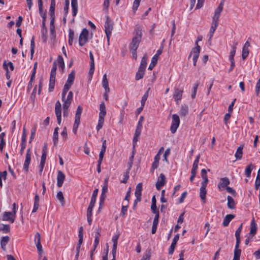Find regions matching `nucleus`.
<instances>
[{"instance_id": "nucleus-5", "label": "nucleus", "mask_w": 260, "mask_h": 260, "mask_svg": "<svg viewBox=\"0 0 260 260\" xmlns=\"http://www.w3.org/2000/svg\"><path fill=\"white\" fill-rule=\"evenodd\" d=\"M180 124V118L179 116L174 114L172 115V121L170 127V131L172 134H174Z\"/></svg>"}, {"instance_id": "nucleus-30", "label": "nucleus", "mask_w": 260, "mask_h": 260, "mask_svg": "<svg viewBox=\"0 0 260 260\" xmlns=\"http://www.w3.org/2000/svg\"><path fill=\"white\" fill-rule=\"evenodd\" d=\"M100 113H99V117H104L106 114V107L105 105L104 102H102L101 104L100 105Z\"/></svg>"}, {"instance_id": "nucleus-64", "label": "nucleus", "mask_w": 260, "mask_h": 260, "mask_svg": "<svg viewBox=\"0 0 260 260\" xmlns=\"http://www.w3.org/2000/svg\"><path fill=\"white\" fill-rule=\"evenodd\" d=\"M254 187L255 190H257L260 187V178H256Z\"/></svg>"}, {"instance_id": "nucleus-32", "label": "nucleus", "mask_w": 260, "mask_h": 260, "mask_svg": "<svg viewBox=\"0 0 260 260\" xmlns=\"http://www.w3.org/2000/svg\"><path fill=\"white\" fill-rule=\"evenodd\" d=\"M254 168L253 165L252 164L248 165L245 170V174L247 177L249 178L251 176V171Z\"/></svg>"}, {"instance_id": "nucleus-16", "label": "nucleus", "mask_w": 260, "mask_h": 260, "mask_svg": "<svg viewBox=\"0 0 260 260\" xmlns=\"http://www.w3.org/2000/svg\"><path fill=\"white\" fill-rule=\"evenodd\" d=\"M108 191V184H104V185L103 186L102 190V193L100 197V209L101 207L102 206L103 204H104V201L106 198V193Z\"/></svg>"}, {"instance_id": "nucleus-7", "label": "nucleus", "mask_w": 260, "mask_h": 260, "mask_svg": "<svg viewBox=\"0 0 260 260\" xmlns=\"http://www.w3.org/2000/svg\"><path fill=\"white\" fill-rule=\"evenodd\" d=\"M88 31L87 29L84 28L80 35L79 38V44L81 46L84 45L88 40Z\"/></svg>"}, {"instance_id": "nucleus-40", "label": "nucleus", "mask_w": 260, "mask_h": 260, "mask_svg": "<svg viewBox=\"0 0 260 260\" xmlns=\"http://www.w3.org/2000/svg\"><path fill=\"white\" fill-rule=\"evenodd\" d=\"M35 43L34 37L30 40V58L32 59L35 52Z\"/></svg>"}, {"instance_id": "nucleus-18", "label": "nucleus", "mask_w": 260, "mask_h": 260, "mask_svg": "<svg viewBox=\"0 0 260 260\" xmlns=\"http://www.w3.org/2000/svg\"><path fill=\"white\" fill-rule=\"evenodd\" d=\"M179 238V234H177L173 238V241L171 243L170 247L169 248V254H172L174 251L177 242Z\"/></svg>"}, {"instance_id": "nucleus-14", "label": "nucleus", "mask_w": 260, "mask_h": 260, "mask_svg": "<svg viewBox=\"0 0 260 260\" xmlns=\"http://www.w3.org/2000/svg\"><path fill=\"white\" fill-rule=\"evenodd\" d=\"M183 92V89H180L179 88H175L174 92L173 94V98L177 104H179V102L182 99Z\"/></svg>"}, {"instance_id": "nucleus-49", "label": "nucleus", "mask_w": 260, "mask_h": 260, "mask_svg": "<svg viewBox=\"0 0 260 260\" xmlns=\"http://www.w3.org/2000/svg\"><path fill=\"white\" fill-rule=\"evenodd\" d=\"M57 70V65L54 61L53 64V66L51 69V73H50V77H56V72Z\"/></svg>"}, {"instance_id": "nucleus-50", "label": "nucleus", "mask_w": 260, "mask_h": 260, "mask_svg": "<svg viewBox=\"0 0 260 260\" xmlns=\"http://www.w3.org/2000/svg\"><path fill=\"white\" fill-rule=\"evenodd\" d=\"M141 192L142 191L135 190V195L136 197V199L135 201V204H136L137 202L141 201Z\"/></svg>"}, {"instance_id": "nucleus-8", "label": "nucleus", "mask_w": 260, "mask_h": 260, "mask_svg": "<svg viewBox=\"0 0 260 260\" xmlns=\"http://www.w3.org/2000/svg\"><path fill=\"white\" fill-rule=\"evenodd\" d=\"M224 0H221L218 7L215 9L214 16L212 17V20L215 21H219V16L223 9Z\"/></svg>"}, {"instance_id": "nucleus-52", "label": "nucleus", "mask_w": 260, "mask_h": 260, "mask_svg": "<svg viewBox=\"0 0 260 260\" xmlns=\"http://www.w3.org/2000/svg\"><path fill=\"white\" fill-rule=\"evenodd\" d=\"M129 171H126L124 173L123 175V178L120 181L121 183H125L127 182V180L129 178Z\"/></svg>"}, {"instance_id": "nucleus-37", "label": "nucleus", "mask_w": 260, "mask_h": 260, "mask_svg": "<svg viewBox=\"0 0 260 260\" xmlns=\"http://www.w3.org/2000/svg\"><path fill=\"white\" fill-rule=\"evenodd\" d=\"M59 130V128L58 127H56L55 128L53 135V141L54 143V145H56L57 144L58 142V131Z\"/></svg>"}, {"instance_id": "nucleus-55", "label": "nucleus", "mask_w": 260, "mask_h": 260, "mask_svg": "<svg viewBox=\"0 0 260 260\" xmlns=\"http://www.w3.org/2000/svg\"><path fill=\"white\" fill-rule=\"evenodd\" d=\"M249 54V50L248 49L244 48L242 49V59L244 60L248 55Z\"/></svg>"}, {"instance_id": "nucleus-2", "label": "nucleus", "mask_w": 260, "mask_h": 260, "mask_svg": "<svg viewBox=\"0 0 260 260\" xmlns=\"http://www.w3.org/2000/svg\"><path fill=\"white\" fill-rule=\"evenodd\" d=\"M16 212V204L14 203L13 204V212H5L2 217L3 221H9L11 223H13L15 218V215Z\"/></svg>"}, {"instance_id": "nucleus-11", "label": "nucleus", "mask_w": 260, "mask_h": 260, "mask_svg": "<svg viewBox=\"0 0 260 260\" xmlns=\"http://www.w3.org/2000/svg\"><path fill=\"white\" fill-rule=\"evenodd\" d=\"M31 152L30 149H27L25 156V159L23 164V170L26 172H27L28 171L29 165L31 160Z\"/></svg>"}, {"instance_id": "nucleus-22", "label": "nucleus", "mask_w": 260, "mask_h": 260, "mask_svg": "<svg viewBox=\"0 0 260 260\" xmlns=\"http://www.w3.org/2000/svg\"><path fill=\"white\" fill-rule=\"evenodd\" d=\"M235 215L234 214H228L225 216L223 219L222 224L224 226H227L229 225L230 221L235 218Z\"/></svg>"}, {"instance_id": "nucleus-39", "label": "nucleus", "mask_w": 260, "mask_h": 260, "mask_svg": "<svg viewBox=\"0 0 260 260\" xmlns=\"http://www.w3.org/2000/svg\"><path fill=\"white\" fill-rule=\"evenodd\" d=\"M75 79V71H72L71 73L69 75L67 83L72 85Z\"/></svg>"}, {"instance_id": "nucleus-4", "label": "nucleus", "mask_w": 260, "mask_h": 260, "mask_svg": "<svg viewBox=\"0 0 260 260\" xmlns=\"http://www.w3.org/2000/svg\"><path fill=\"white\" fill-rule=\"evenodd\" d=\"M106 18V21L104 25L105 31L106 35L108 44L109 45L110 38L113 28V22L110 19L109 16H107Z\"/></svg>"}, {"instance_id": "nucleus-13", "label": "nucleus", "mask_w": 260, "mask_h": 260, "mask_svg": "<svg viewBox=\"0 0 260 260\" xmlns=\"http://www.w3.org/2000/svg\"><path fill=\"white\" fill-rule=\"evenodd\" d=\"M95 233V239L94 241L93 248L91 251L90 256L92 257L93 251L95 250L98 245L99 243L100 236V230L99 228H96L94 230Z\"/></svg>"}, {"instance_id": "nucleus-23", "label": "nucleus", "mask_w": 260, "mask_h": 260, "mask_svg": "<svg viewBox=\"0 0 260 260\" xmlns=\"http://www.w3.org/2000/svg\"><path fill=\"white\" fill-rule=\"evenodd\" d=\"M71 7L72 8L73 16H76L78 12V1L77 0H71Z\"/></svg>"}, {"instance_id": "nucleus-61", "label": "nucleus", "mask_w": 260, "mask_h": 260, "mask_svg": "<svg viewBox=\"0 0 260 260\" xmlns=\"http://www.w3.org/2000/svg\"><path fill=\"white\" fill-rule=\"evenodd\" d=\"M35 243H41V235L39 233L37 232L35 236Z\"/></svg>"}, {"instance_id": "nucleus-41", "label": "nucleus", "mask_w": 260, "mask_h": 260, "mask_svg": "<svg viewBox=\"0 0 260 260\" xmlns=\"http://www.w3.org/2000/svg\"><path fill=\"white\" fill-rule=\"evenodd\" d=\"M55 0H51L49 9V13L50 16H52L55 14Z\"/></svg>"}, {"instance_id": "nucleus-20", "label": "nucleus", "mask_w": 260, "mask_h": 260, "mask_svg": "<svg viewBox=\"0 0 260 260\" xmlns=\"http://www.w3.org/2000/svg\"><path fill=\"white\" fill-rule=\"evenodd\" d=\"M218 25V21L212 20V25L210 29V37L209 39H211Z\"/></svg>"}, {"instance_id": "nucleus-25", "label": "nucleus", "mask_w": 260, "mask_h": 260, "mask_svg": "<svg viewBox=\"0 0 260 260\" xmlns=\"http://www.w3.org/2000/svg\"><path fill=\"white\" fill-rule=\"evenodd\" d=\"M102 86L104 87L105 91L109 92L110 89L109 87L108 81L107 78L106 74H104L102 80Z\"/></svg>"}, {"instance_id": "nucleus-10", "label": "nucleus", "mask_w": 260, "mask_h": 260, "mask_svg": "<svg viewBox=\"0 0 260 260\" xmlns=\"http://www.w3.org/2000/svg\"><path fill=\"white\" fill-rule=\"evenodd\" d=\"M162 47H161L157 51L156 53L153 56L151 59V62L149 64L148 69L150 70H152L154 67L155 66L158 58L159 56L162 53Z\"/></svg>"}, {"instance_id": "nucleus-26", "label": "nucleus", "mask_w": 260, "mask_h": 260, "mask_svg": "<svg viewBox=\"0 0 260 260\" xmlns=\"http://www.w3.org/2000/svg\"><path fill=\"white\" fill-rule=\"evenodd\" d=\"M207 193V190L206 187L201 186L200 189V197L204 203L206 202V195Z\"/></svg>"}, {"instance_id": "nucleus-56", "label": "nucleus", "mask_w": 260, "mask_h": 260, "mask_svg": "<svg viewBox=\"0 0 260 260\" xmlns=\"http://www.w3.org/2000/svg\"><path fill=\"white\" fill-rule=\"evenodd\" d=\"M69 5H70L69 1L66 0L65 6L64 7V8H63V11H64L66 16H67V14L68 13L69 9Z\"/></svg>"}, {"instance_id": "nucleus-19", "label": "nucleus", "mask_w": 260, "mask_h": 260, "mask_svg": "<svg viewBox=\"0 0 260 260\" xmlns=\"http://www.w3.org/2000/svg\"><path fill=\"white\" fill-rule=\"evenodd\" d=\"M257 231V226L256 224L254 221V218H253L252 220L250 223V231L249 232V236L252 238L256 233Z\"/></svg>"}, {"instance_id": "nucleus-12", "label": "nucleus", "mask_w": 260, "mask_h": 260, "mask_svg": "<svg viewBox=\"0 0 260 260\" xmlns=\"http://www.w3.org/2000/svg\"><path fill=\"white\" fill-rule=\"evenodd\" d=\"M230 181L228 177L221 178L220 179V181L218 184V188L219 190L223 189L226 188L230 184Z\"/></svg>"}, {"instance_id": "nucleus-46", "label": "nucleus", "mask_w": 260, "mask_h": 260, "mask_svg": "<svg viewBox=\"0 0 260 260\" xmlns=\"http://www.w3.org/2000/svg\"><path fill=\"white\" fill-rule=\"evenodd\" d=\"M74 31L72 29H70L69 30V40H68V43H69V44L71 46L72 45V43H73V39H74Z\"/></svg>"}, {"instance_id": "nucleus-47", "label": "nucleus", "mask_w": 260, "mask_h": 260, "mask_svg": "<svg viewBox=\"0 0 260 260\" xmlns=\"http://www.w3.org/2000/svg\"><path fill=\"white\" fill-rule=\"evenodd\" d=\"M200 157V154H199L197 156V157L193 162V164L192 165V168L191 169L198 170V164H199V162Z\"/></svg>"}, {"instance_id": "nucleus-57", "label": "nucleus", "mask_w": 260, "mask_h": 260, "mask_svg": "<svg viewBox=\"0 0 260 260\" xmlns=\"http://www.w3.org/2000/svg\"><path fill=\"white\" fill-rule=\"evenodd\" d=\"M3 67L6 71V78L8 80L10 78V75L9 74V69L7 68V66L6 64V60H4L3 62Z\"/></svg>"}, {"instance_id": "nucleus-15", "label": "nucleus", "mask_w": 260, "mask_h": 260, "mask_svg": "<svg viewBox=\"0 0 260 260\" xmlns=\"http://www.w3.org/2000/svg\"><path fill=\"white\" fill-rule=\"evenodd\" d=\"M166 183V177L163 174H160L156 183V188L159 190Z\"/></svg>"}, {"instance_id": "nucleus-1", "label": "nucleus", "mask_w": 260, "mask_h": 260, "mask_svg": "<svg viewBox=\"0 0 260 260\" xmlns=\"http://www.w3.org/2000/svg\"><path fill=\"white\" fill-rule=\"evenodd\" d=\"M134 36L129 45V49L132 53L133 58L137 59V50L142 40V28L141 26L137 25L134 31Z\"/></svg>"}, {"instance_id": "nucleus-34", "label": "nucleus", "mask_w": 260, "mask_h": 260, "mask_svg": "<svg viewBox=\"0 0 260 260\" xmlns=\"http://www.w3.org/2000/svg\"><path fill=\"white\" fill-rule=\"evenodd\" d=\"M55 77H50L49 85L48 88V90L49 92H52L55 86Z\"/></svg>"}, {"instance_id": "nucleus-51", "label": "nucleus", "mask_w": 260, "mask_h": 260, "mask_svg": "<svg viewBox=\"0 0 260 260\" xmlns=\"http://www.w3.org/2000/svg\"><path fill=\"white\" fill-rule=\"evenodd\" d=\"M0 231H3L5 233H8L10 232V228L8 224H2L0 227Z\"/></svg>"}, {"instance_id": "nucleus-54", "label": "nucleus", "mask_w": 260, "mask_h": 260, "mask_svg": "<svg viewBox=\"0 0 260 260\" xmlns=\"http://www.w3.org/2000/svg\"><path fill=\"white\" fill-rule=\"evenodd\" d=\"M141 1V0H135L134 1L133 5V10L134 12H135L137 10L138 7L139 6L140 3Z\"/></svg>"}, {"instance_id": "nucleus-59", "label": "nucleus", "mask_w": 260, "mask_h": 260, "mask_svg": "<svg viewBox=\"0 0 260 260\" xmlns=\"http://www.w3.org/2000/svg\"><path fill=\"white\" fill-rule=\"evenodd\" d=\"M61 137L65 141L68 137L67 130L66 127H64L63 131L61 133Z\"/></svg>"}, {"instance_id": "nucleus-43", "label": "nucleus", "mask_w": 260, "mask_h": 260, "mask_svg": "<svg viewBox=\"0 0 260 260\" xmlns=\"http://www.w3.org/2000/svg\"><path fill=\"white\" fill-rule=\"evenodd\" d=\"M56 198L59 201L62 206L65 204V200L62 192L59 191L57 192Z\"/></svg>"}, {"instance_id": "nucleus-58", "label": "nucleus", "mask_w": 260, "mask_h": 260, "mask_svg": "<svg viewBox=\"0 0 260 260\" xmlns=\"http://www.w3.org/2000/svg\"><path fill=\"white\" fill-rule=\"evenodd\" d=\"M82 107L81 106H78L76 110L75 117H81V115L82 112Z\"/></svg>"}, {"instance_id": "nucleus-44", "label": "nucleus", "mask_w": 260, "mask_h": 260, "mask_svg": "<svg viewBox=\"0 0 260 260\" xmlns=\"http://www.w3.org/2000/svg\"><path fill=\"white\" fill-rule=\"evenodd\" d=\"M146 66H147V57H146V55H144L141 59V64H140V66L139 68L145 70Z\"/></svg>"}, {"instance_id": "nucleus-53", "label": "nucleus", "mask_w": 260, "mask_h": 260, "mask_svg": "<svg viewBox=\"0 0 260 260\" xmlns=\"http://www.w3.org/2000/svg\"><path fill=\"white\" fill-rule=\"evenodd\" d=\"M148 91H147L144 95L143 96H142V99H141V109L143 108V106H144V105L145 104V102L147 100V99L148 98Z\"/></svg>"}, {"instance_id": "nucleus-29", "label": "nucleus", "mask_w": 260, "mask_h": 260, "mask_svg": "<svg viewBox=\"0 0 260 260\" xmlns=\"http://www.w3.org/2000/svg\"><path fill=\"white\" fill-rule=\"evenodd\" d=\"M238 45V42H234V45L232 46V49L230 52V55L229 57V60H234V56L236 53L237 45Z\"/></svg>"}, {"instance_id": "nucleus-28", "label": "nucleus", "mask_w": 260, "mask_h": 260, "mask_svg": "<svg viewBox=\"0 0 260 260\" xmlns=\"http://www.w3.org/2000/svg\"><path fill=\"white\" fill-rule=\"evenodd\" d=\"M188 112V107L187 105H182L179 111V114L181 116H185Z\"/></svg>"}, {"instance_id": "nucleus-33", "label": "nucleus", "mask_w": 260, "mask_h": 260, "mask_svg": "<svg viewBox=\"0 0 260 260\" xmlns=\"http://www.w3.org/2000/svg\"><path fill=\"white\" fill-rule=\"evenodd\" d=\"M141 131V130L136 129L135 135L133 140L134 147L135 146L136 144L138 141V137L140 136Z\"/></svg>"}, {"instance_id": "nucleus-31", "label": "nucleus", "mask_w": 260, "mask_h": 260, "mask_svg": "<svg viewBox=\"0 0 260 260\" xmlns=\"http://www.w3.org/2000/svg\"><path fill=\"white\" fill-rule=\"evenodd\" d=\"M38 6H39L40 14L43 18V27H45V20H46V14L45 13H43V2H41V6H40V4H38Z\"/></svg>"}, {"instance_id": "nucleus-62", "label": "nucleus", "mask_w": 260, "mask_h": 260, "mask_svg": "<svg viewBox=\"0 0 260 260\" xmlns=\"http://www.w3.org/2000/svg\"><path fill=\"white\" fill-rule=\"evenodd\" d=\"M127 208H128V205H123L122 206V209H121V215L122 216H124L127 211Z\"/></svg>"}, {"instance_id": "nucleus-36", "label": "nucleus", "mask_w": 260, "mask_h": 260, "mask_svg": "<svg viewBox=\"0 0 260 260\" xmlns=\"http://www.w3.org/2000/svg\"><path fill=\"white\" fill-rule=\"evenodd\" d=\"M57 62L59 66V70L63 71L64 68V63L62 57L61 55H59L57 57Z\"/></svg>"}, {"instance_id": "nucleus-38", "label": "nucleus", "mask_w": 260, "mask_h": 260, "mask_svg": "<svg viewBox=\"0 0 260 260\" xmlns=\"http://www.w3.org/2000/svg\"><path fill=\"white\" fill-rule=\"evenodd\" d=\"M145 70L138 69V71L136 73V76H135V79L136 80H139L142 78H143L144 75V72Z\"/></svg>"}, {"instance_id": "nucleus-6", "label": "nucleus", "mask_w": 260, "mask_h": 260, "mask_svg": "<svg viewBox=\"0 0 260 260\" xmlns=\"http://www.w3.org/2000/svg\"><path fill=\"white\" fill-rule=\"evenodd\" d=\"M196 46L192 49V50H191L190 54L189 56V57L192 54H193L192 60H193V65L194 66H196V63H197L198 57L199 56V54L200 52V47L198 45V41H197L196 42Z\"/></svg>"}, {"instance_id": "nucleus-17", "label": "nucleus", "mask_w": 260, "mask_h": 260, "mask_svg": "<svg viewBox=\"0 0 260 260\" xmlns=\"http://www.w3.org/2000/svg\"><path fill=\"white\" fill-rule=\"evenodd\" d=\"M65 175L62 171H58L57 176V186L58 187H60L62 186L64 180L65 179Z\"/></svg>"}, {"instance_id": "nucleus-63", "label": "nucleus", "mask_w": 260, "mask_h": 260, "mask_svg": "<svg viewBox=\"0 0 260 260\" xmlns=\"http://www.w3.org/2000/svg\"><path fill=\"white\" fill-rule=\"evenodd\" d=\"M197 172V170L191 169V176L190 177V182H192Z\"/></svg>"}, {"instance_id": "nucleus-45", "label": "nucleus", "mask_w": 260, "mask_h": 260, "mask_svg": "<svg viewBox=\"0 0 260 260\" xmlns=\"http://www.w3.org/2000/svg\"><path fill=\"white\" fill-rule=\"evenodd\" d=\"M95 202H96V201L91 199L89 205L88 207L87 210V213H92V210L94 206Z\"/></svg>"}, {"instance_id": "nucleus-21", "label": "nucleus", "mask_w": 260, "mask_h": 260, "mask_svg": "<svg viewBox=\"0 0 260 260\" xmlns=\"http://www.w3.org/2000/svg\"><path fill=\"white\" fill-rule=\"evenodd\" d=\"M10 240V238L8 236L2 237L1 240V246L4 251L6 250V245Z\"/></svg>"}, {"instance_id": "nucleus-42", "label": "nucleus", "mask_w": 260, "mask_h": 260, "mask_svg": "<svg viewBox=\"0 0 260 260\" xmlns=\"http://www.w3.org/2000/svg\"><path fill=\"white\" fill-rule=\"evenodd\" d=\"M83 227L82 226L80 227V228L79 229V235H78L79 239L78 241V245H80V246L81 245V244H82V242H83Z\"/></svg>"}, {"instance_id": "nucleus-24", "label": "nucleus", "mask_w": 260, "mask_h": 260, "mask_svg": "<svg viewBox=\"0 0 260 260\" xmlns=\"http://www.w3.org/2000/svg\"><path fill=\"white\" fill-rule=\"evenodd\" d=\"M243 146L241 145L237 148L235 156L237 160H240L242 157Z\"/></svg>"}, {"instance_id": "nucleus-60", "label": "nucleus", "mask_w": 260, "mask_h": 260, "mask_svg": "<svg viewBox=\"0 0 260 260\" xmlns=\"http://www.w3.org/2000/svg\"><path fill=\"white\" fill-rule=\"evenodd\" d=\"M90 70H89V74L90 76H91V77H92L93 74V72H94V62H90Z\"/></svg>"}, {"instance_id": "nucleus-3", "label": "nucleus", "mask_w": 260, "mask_h": 260, "mask_svg": "<svg viewBox=\"0 0 260 260\" xmlns=\"http://www.w3.org/2000/svg\"><path fill=\"white\" fill-rule=\"evenodd\" d=\"M73 93L70 91L67 97L66 102L63 103V117H68L69 114L68 109L70 107L72 101H73Z\"/></svg>"}, {"instance_id": "nucleus-27", "label": "nucleus", "mask_w": 260, "mask_h": 260, "mask_svg": "<svg viewBox=\"0 0 260 260\" xmlns=\"http://www.w3.org/2000/svg\"><path fill=\"white\" fill-rule=\"evenodd\" d=\"M228 203L227 205L229 208L234 209L235 208V201L232 197L228 196L227 197Z\"/></svg>"}, {"instance_id": "nucleus-9", "label": "nucleus", "mask_w": 260, "mask_h": 260, "mask_svg": "<svg viewBox=\"0 0 260 260\" xmlns=\"http://www.w3.org/2000/svg\"><path fill=\"white\" fill-rule=\"evenodd\" d=\"M55 113L57 117V123L60 125L61 121V105L59 101L55 103Z\"/></svg>"}, {"instance_id": "nucleus-48", "label": "nucleus", "mask_w": 260, "mask_h": 260, "mask_svg": "<svg viewBox=\"0 0 260 260\" xmlns=\"http://www.w3.org/2000/svg\"><path fill=\"white\" fill-rule=\"evenodd\" d=\"M104 121V117H99L98 124L96 127V128L98 131H99L103 127Z\"/></svg>"}, {"instance_id": "nucleus-35", "label": "nucleus", "mask_w": 260, "mask_h": 260, "mask_svg": "<svg viewBox=\"0 0 260 260\" xmlns=\"http://www.w3.org/2000/svg\"><path fill=\"white\" fill-rule=\"evenodd\" d=\"M236 239V245L235 247L234 252L241 253V250L239 248L240 244V237L235 236Z\"/></svg>"}]
</instances>
